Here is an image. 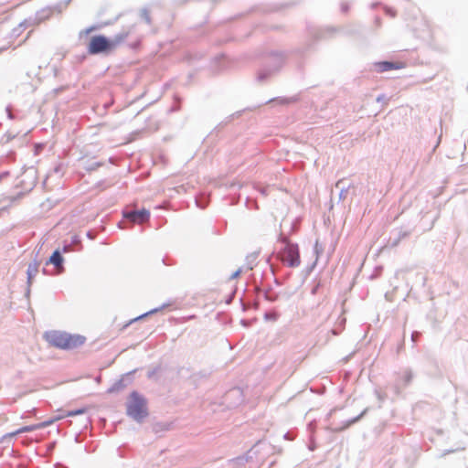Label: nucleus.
Segmentation results:
<instances>
[{
  "instance_id": "nucleus-1",
  "label": "nucleus",
  "mask_w": 468,
  "mask_h": 468,
  "mask_svg": "<svg viewBox=\"0 0 468 468\" xmlns=\"http://www.w3.org/2000/svg\"><path fill=\"white\" fill-rule=\"evenodd\" d=\"M46 340L53 346L69 350L82 346L86 338L80 335H70L67 332L49 331L45 334Z\"/></svg>"
},
{
  "instance_id": "nucleus-2",
  "label": "nucleus",
  "mask_w": 468,
  "mask_h": 468,
  "mask_svg": "<svg viewBox=\"0 0 468 468\" xmlns=\"http://www.w3.org/2000/svg\"><path fill=\"white\" fill-rule=\"evenodd\" d=\"M126 414L139 423L148 416L146 399L137 391H133L129 396Z\"/></svg>"
},
{
  "instance_id": "nucleus-3",
  "label": "nucleus",
  "mask_w": 468,
  "mask_h": 468,
  "mask_svg": "<svg viewBox=\"0 0 468 468\" xmlns=\"http://www.w3.org/2000/svg\"><path fill=\"white\" fill-rule=\"evenodd\" d=\"M278 241L284 245L281 250L282 261L291 268L298 267L301 263L298 244L291 241L290 239L282 233L279 235Z\"/></svg>"
},
{
  "instance_id": "nucleus-4",
  "label": "nucleus",
  "mask_w": 468,
  "mask_h": 468,
  "mask_svg": "<svg viewBox=\"0 0 468 468\" xmlns=\"http://www.w3.org/2000/svg\"><path fill=\"white\" fill-rule=\"evenodd\" d=\"M150 211L146 208L134 209L127 207L122 210V221L118 223L120 229L131 228L134 224H141L148 221Z\"/></svg>"
},
{
  "instance_id": "nucleus-5",
  "label": "nucleus",
  "mask_w": 468,
  "mask_h": 468,
  "mask_svg": "<svg viewBox=\"0 0 468 468\" xmlns=\"http://www.w3.org/2000/svg\"><path fill=\"white\" fill-rule=\"evenodd\" d=\"M284 56L281 52L271 53V65L265 66L257 74V81L265 82L274 73H276L282 66Z\"/></svg>"
},
{
  "instance_id": "nucleus-6",
  "label": "nucleus",
  "mask_w": 468,
  "mask_h": 468,
  "mask_svg": "<svg viewBox=\"0 0 468 468\" xmlns=\"http://www.w3.org/2000/svg\"><path fill=\"white\" fill-rule=\"evenodd\" d=\"M110 38L103 35H96L90 37L88 45V53L90 55L109 54L112 51Z\"/></svg>"
},
{
  "instance_id": "nucleus-7",
  "label": "nucleus",
  "mask_w": 468,
  "mask_h": 468,
  "mask_svg": "<svg viewBox=\"0 0 468 468\" xmlns=\"http://www.w3.org/2000/svg\"><path fill=\"white\" fill-rule=\"evenodd\" d=\"M413 230V228L410 227H401L394 229L389 237V243L391 247H396L399 244V242L408 238Z\"/></svg>"
},
{
  "instance_id": "nucleus-8",
  "label": "nucleus",
  "mask_w": 468,
  "mask_h": 468,
  "mask_svg": "<svg viewBox=\"0 0 468 468\" xmlns=\"http://www.w3.org/2000/svg\"><path fill=\"white\" fill-rule=\"evenodd\" d=\"M39 263L37 261L30 262L27 267V288L26 291V297H29L30 294V286L32 285L33 279L38 272Z\"/></svg>"
},
{
  "instance_id": "nucleus-9",
  "label": "nucleus",
  "mask_w": 468,
  "mask_h": 468,
  "mask_svg": "<svg viewBox=\"0 0 468 468\" xmlns=\"http://www.w3.org/2000/svg\"><path fill=\"white\" fill-rule=\"evenodd\" d=\"M132 31V27L122 29L121 32L114 35L110 38L112 48H116L121 43H122Z\"/></svg>"
},
{
  "instance_id": "nucleus-10",
  "label": "nucleus",
  "mask_w": 468,
  "mask_h": 468,
  "mask_svg": "<svg viewBox=\"0 0 468 468\" xmlns=\"http://www.w3.org/2000/svg\"><path fill=\"white\" fill-rule=\"evenodd\" d=\"M69 3V0H68V1H66L64 3H59V4H58V5H56L52 6V7H49L47 10H43L42 11L43 15H39V16H38L39 20H43V19L48 18L54 11H56L58 13H61L62 10L67 7Z\"/></svg>"
},
{
  "instance_id": "nucleus-11",
  "label": "nucleus",
  "mask_w": 468,
  "mask_h": 468,
  "mask_svg": "<svg viewBox=\"0 0 468 468\" xmlns=\"http://www.w3.org/2000/svg\"><path fill=\"white\" fill-rule=\"evenodd\" d=\"M36 175H37V172L33 168L27 170L25 173V176L27 178L30 179V183H29L28 186H25L24 185L25 184L24 180H21V182H20L21 186L26 190V192H29L30 190H32V188L36 185V181H37V176Z\"/></svg>"
},
{
  "instance_id": "nucleus-12",
  "label": "nucleus",
  "mask_w": 468,
  "mask_h": 468,
  "mask_svg": "<svg viewBox=\"0 0 468 468\" xmlns=\"http://www.w3.org/2000/svg\"><path fill=\"white\" fill-rule=\"evenodd\" d=\"M64 258L61 254V251L59 250H56L53 251L48 261L46 262L47 265L52 264L54 267L58 268L63 265Z\"/></svg>"
},
{
  "instance_id": "nucleus-13",
  "label": "nucleus",
  "mask_w": 468,
  "mask_h": 468,
  "mask_svg": "<svg viewBox=\"0 0 468 468\" xmlns=\"http://www.w3.org/2000/svg\"><path fill=\"white\" fill-rule=\"evenodd\" d=\"M376 66L378 68L379 72H386L391 69H397L401 68V66H399L398 63L388 60L378 62L376 63Z\"/></svg>"
},
{
  "instance_id": "nucleus-14",
  "label": "nucleus",
  "mask_w": 468,
  "mask_h": 468,
  "mask_svg": "<svg viewBox=\"0 0 468 468\" xmlns=\"http://www.w3.org/2000/svg\"><path fill=\"white\" fill-rule=\"evenodd\" d=\"M53 421H54V420H46V421H43V422L36 424V425L24 426L17 431V433L29 432V431H33L37 429L45 428V427L49 426L51 423H53Z\"/></svg>"
},
{
  "instance_id": "nucleus-15",
  "label": "nucleus",
  "mask_w": 468,
  "mask_h": 468,
  "mask_svg": "<svg viewBox=\"0 0 468 468\" xmlns=\"http://www.w3.org/2000/svg\"><path fill=\"white\" fill-rule=\"evenodd\" d=\"M350 185H346L345 179H340L335 183V187L340 190L339 192V199L345 200L348 190L350 188Z\"/></svg>"
},
{
  "instance_id": "nucleus-16",
  "label": "nucleus",
  "mask_w": 468,
  "mask_h": 468,
  "mask_svg": "<svg viewBox=\"0 0 468 468\" xmlns=\"http://www.w3.org/2000/svg\"><path fill=\"white\" fill-rule=\"evenodd\" d=\"M126 383L124 381V378H120L118 379L117 381H115L112 386L111 388H108V393H116V392H119L121 390H122L123 388H126Z\"/></svg>"
},
{
  "instance_id": "nucleus-17",
  "label": "nucleus",
  "mask_w": 468,
  "mask_h": 468,
  "mask_svg": "<svg viewBox=\"0 0 468 468\" xmlns=\"http://www.w3.org/2000/svg\"><path fill=\"white\" fill-rule=\"evenodd\" d=\"M367 411H368V408H366L359 415L346 420L345 422L344 426L340 430L342 431V430L347 429L351 425L358 422L367 414Z\"/></svg>"
},
{
  "instance_id": "nucleus-18",
  "label": "nucleus",
  "mask_w": 468,
  "mask_h": 468,
  "mask_svg": "<svg viewBox=\"0 0 468 468\" xmlns=\"http://www.w3.org/2000/svg\"><path fill=\"white\" fill-rule=\"evenodd\" d=\"M297 101H298V97L297 96H293V97H290V98L278 97V98L271 99V100L267 101L265 103H270V102H272V101H278L281 104H289V103H293V102H295Z\"/></svg>"
},
{
  "instance_id": "nucleus-19",
  "label": "nucleus",
  "mask_w": 468,
  "mask_h": 468,
  "mask_svg": "<svg viewBox=\"0 0 468 468\" xmlns=\"http://www.w3.org/2000/svg\"><path fill=\"white\" fill-rule=\"evenodd\" d=\"M165 306H167V304H163L161 307L154 308V309H152V310H150V311H148V312H146V313H144V314H141V315L137 316L136 318H134V319L131 320V321L129 322V324H132V323H133V322H135V321H139V320H141V319H143V318H144V317H146V316H148V315H150V314H156L157 312H159V311H161L162 309H164Z\"/></svg>"
},
{
  "instance_id": "nucleus-20",
  "label": "nucleus",
  "mask_w": 468,
  "mask_h": 468,
  "mask_svg": "<svg viewBox=\"0 0 468 468\" xmlns=\"http://www.w3.org/2000/svg\"><path fill=\"white\" fill-rule=\"evenodd\" d=\"M24 195H25V192L21 191L15 196H5L4 200H7L8 205L10 206V205L14 204L15 202H16L18 199H20L22 197H24Z\"/></svg>"
},
{
  "instance_id": "nucleus-21",
  "label": "nucleus",
  "mask_w": 468,
  "mask_h": 468,
  "mask_svg": "<svg viewBox=\"0 0 468 468\" xmlns=\"http://www.w3.org/2000/svg\"><path fill=\"white\" fill-rule=\"evenodd\" d=\"M169 429V424L165 422H157L154 425L153 431L154 432H159L161 431H167Z\"/></svg>"
},
{
  "instance_id": "nucleus-22",
  "label": "nucleus",
  "mask_w": 468,
  "mask_h": 468,
  "mask_svg": "<svg viewBox=\"0 0 468 468\" xmlns=\"http://www.w3.org/2000/svg\"><path fill=\"white\" fill-rule=\"evenodd\" d=\"M102 165V163L101 162H90L86 166H85V169L86 171L88 172H91V171H94L96 170L97 168H99L100 166Z\"/></svg>"
},
{
  "instance_id": "nucleus-23",
  "label": "nucleus",
  "mask_w": 468,
  "mask_h": 468,
  "mask_svg": "<svg viewBox=\"0 0 468 468\" xmlns=\"http://www.w3.org/2000/svg\"><path fill=\"white\" fill-rule=\"evenodd\" d=\"M271 290H267L264 292V297L267 301H270V302H274L277 300L278 298V295L277 294H273L271 293Z\"/></svg>"
},
{
  "instance_id": "nucleus-24",
  "label": "nucleus",
  "mask_w": 468,
  "mask_h": 468,
  "mask_svg": "<svg viewBox=\"0 0 468 468\" xmlns=\"http://www.w3.org/2000/svg\"><path fill=\"white\" fill-rule=\"evenodd\" d=\"M141 17L147 23H151V17L149 15V11L146 8L141 10Z\"/></svg>"
},
{
  "instance_id": "nucleus-25",
  "label": "nucleus",
  "mask_w": 468,
  "mask_h": 468,
  "mask_svg": "<svg viewBox=\"0 0 468 468\" xmlns=\"http://www.w3.org/2000/svg\"><path fill=\"white\" fill-rule=\"evenodd\" d=\"M85 411H86L85 409H77V410L69 411L68 416L73 417V416L80 415V414H83Z\"/></svg>"
},
{
  "instance_id": "nucleus-26",
  "label": "nucleus",
  "mask_w": 468,
  "mask_h": 468,
  "mask_svg": "<svg viewBox=\"0 0 468 468\" xmlns=\"http://www.w3.org/2000/svg\"><path fill=\"white\" fill-rule=\"evenodd\" d=\"M196 204L198 207L205 208L207 206V198H204V199L197 198Z\"/></svg>"
},
{
  "instance_id": "nucleus-27",
  "label": "nucleus",
  "mask_w": 468,
  "mask_h": 468,
  "mask_svg": "<svg viewBox=\"0 0 468 468\" xmlns=\"http://www.w3.org/2000/svg\"><path fill=\"white\" fill-rule=\"evenodd\" d=\"M375 394L378 398V399L379 400L380 403H382L386 398H387V395L385 393H382L380 390L378 389H375Z\"/></svg>"
},
{
  "instance_id": "nucleus-28",
  "label": "nucleus",
  "mask_w": 468,
  "mask_h": 468,
  "mask_svg": "<svg viewBox=\"0 0 468 468\" xmlns=\"http://www.w3.org/2000/svg\"><path fill=\"white\" fill-rule=\"evenodd\" d=\"M26 21L19 24L18 27L13 30L14 35L18 36L22 30V27L25 28Z\"/></svg>"
},
{
  "instance_id": "nucleus-29",
  "label": "nucleus",
  "mask_w": 468,
  "mask_h": 468,
  "mask_svg": "<svg viewBox=\"0 0 468 468\" xmlns=\"http://www.w3.org/2000/svg\"><path fill=\"white\" fill-rule=\"evenodd\" d=\"M5 112H6V114H7V117L8 119L10 120H15L16 116L15 114L12 112V107L10 105H8L5 109Z\"/></svg>"
},
{
  "instance_id": "nucleus-30",
  "label": "nucleus",
  "mask_w": 468,
  "mask_h": 468,
  "mask_svg": "<svg viewBox=\"0 0 468 468\" xmlns=\"http://www.w3.org/2000/svg\"><path fill=\"white\" fill-rule=\"evenodd\" d=\"M246 204H247V207L250 209H251V208L258 209V205L254 200L248 199Z\"/></svg>"
},
{
  "instance_id": "nucleus-31",
  "label": "nucleus",
  "mask_w": 468,
  "mask_h": 468,
  "mask_svg": "<svg viewBox=\"0 0 468 468\" xmlns=\"http://www.w3.org/2000/svg\"><path fill=\"white\" fill-rule=\"evenodd\" d=\"M412 378V373L410 371H407L404 377L405 384L408 385L411 381Z\"/></svg>"
},
{
  "instance_id": "nucleus-32",
  "label": "nucleus",
  "mask_w": 468,
  "mask_h": 468,
  "mask_svg": "<svg viewBox=\"0 0 468 468\" xmlns=\"http://www.w3.org/2000/svg\"><path fill=\"white\" fill-rule=\"evenodd\" d=\"M240 395H241V391L239 388H233L228 394V396H240Z\"/></svg>"
},
{
  "instance_id": "nucleus-33",
  "label": "nucleus",
  "mask_w": 468,
  "mask_h": 468,
  "mask_svg": "<svg viewBox=\"0 0 468 468\" xmlns=\"http://www.w3.org/2000/svg\"><path fill=\"white\" fill-rule=\"evenodd\" d=\"M256 189L264 197L268 195V187L257 186Z\"/></svg>"
},
{
  "instance_id": "nucleus-34",
  "label": "nucleus",
  "mask_w": 468,
  "mask_h": 468,
  "mask_svg": "<svg viewBox=\"0 0 468 468\" xmlns=\"http://www.w3.org/2000/svg\"><path fill=\"white\" fill-rule=\"evenodd\" d=\"M420 336V333L418 332V331H414L412 334H411V340L412 342L416 343L419 339V337Z\"/></svg>"
},
{
  "instance_id": "nucleus-35",
  "label": "nucleus",
  "mask_w": 468,
  "mask_h": 468,
  "mask_svg": "<svg viewBox=\"0 0 468 468\" xmlns=\"http://www.w3.org/2000/svg\"><path fill=\"white\" fill-rule=\"evenodd\" d=\"M348 10H349V5H348V3H346V2H343V3L341 4V11H342L343 13H347V12H348Z\"/></svg>"
},
{
  "instance_id": "nucleus-36",
  "label": "nucleus",
  "mask_w": 468,
  "mask_h": 468,
  "mask_svg": "<svg viewBox=\"0 0 468 468\" xmlns=\"http://www.w3.org/2000/svg\"><path fill=\"white\" fill-rule=\"evenodd\" d=\"M97 28H98L97 27L92 26V27H89V28H86L84 31H81V32H80V35H81L82 33H84V34H90V32H92V31L96 30Z\"/></svg>"
},
{
  "instance_id": "nucleus-37",
  "label": "nucleus",
  "mask_w": 468,
  "mask_h": 468,
  "mask_svg": "<svg viewBox=\"0 0 468 468\" xmlns=\"http://www.w3.org/2000/svg\"><path fill=\"white\" fill-rule=\"evenodd\" d=\"M240 272H241V269L237 270L236 271H234L231 274L230 279L233 280V279L238 278L239 276Z\"/></svg>"
},
{
  "instance_id": "nucleus-38",
  "label": "nucleus",
  "mask_w": 468,
  "mask_h": 468,
  "mask_svg": "<svg viewBox=\"0 0 468 468\" xmlns=\"http://www.w3.org/2000/svg\"><path fill=\"white\" fill-rule=\"evenodd\" d=\"M71 250L70 244H65L62 248L63 252H69Z\"/></svg>"
},
{
  "instance_id": "nucleus-39",
  "label": "nucleus",
  "mask_w": 468,
  "mask_h": 468,
  "mask_svg": "<svg viewBox=\"0 0 468 468\" xmlns=\"http://www.w3.org/2000/svg\"><path fill=\"white\" fill-rule=\"evenodd\" d=\"M8 176H9V172L8 171H5V172L0 173V181L3 180L4 178L7 177Z\"/></svg>"
},
{
  "instance_id": "nucleus-40",
  "label": "nucleus",
  "mask_w": 468,
  "mask_h": 468,
  "mask_svg": "<svg viewBox=\"0 0 468 468\" xmlns=\"http://www.w3.org/2000/svg\"><path fill=\"white\" fill-rule=\"evenodd\" d=\"M158 369H159V367H156L154 370L149 371L148 372V378H151L158 371Z\"/></svg>"
},
{
  "instance_id": "nucleus-41",
  "label": "nucleus",
  "mask_w": 468,
  "mask_h": 468,
  "mask_svg": "<svg viewBox=\"0 0 468 468\" xmlns=\"http://www.w3.org/2000/svg\"><path fill=\"white\" fill-rule=\"evenodd\" d=\"M319 286H320V284H319V283H317L315 286H314V288H313V289H312V291H311L312 294H316V293H317V291H318V289H319Z\"/></svg>"
},
{
  "instance_id": "nucleus-42",
  "label": "nucleus",
  "mask_w": 468,
  "mask_h": 468,
  "mask_svg": "<svg viewBox=\"0 0 468 468\" xmlns=\"http://www.w3.org/2000/svg\"><path fill=\"white\" fill-rule=\"evenodd\" d=\"M297 229H298V225L296 223H292L291 231L295 232V231H297Z\"/></svg>"
},
{
  "instance_id": "nucleus-43",
  "label": "nucleus",
  "mask_w": 468,
  "mask_h": 468,
  "mask_svg": "<svg viewBox=\"0 0 468 468\" xmlns=\"http://www.w3.org/2000/svg\"><path fill=\"white\" fill-rule=\"evenodd\" d=\"M80 241L77 236L72 237L71 244H79Z\"/></svg>"
},
{
  "instance_id": "nucleus-44",
  "label": "nucleus",
  "mask_w": 468,
  "mask_h": 468,
  "mask_svg": "<svg viewBox=\"0 0 468 468\" xmlns=\"http://www.w3.org/2000/svg\"><path fill=\"white\" fill-rule=\"evenodd\" d=\"M387 13L388 15H390L391 16H396V12L394 10H391V9H387Z\"/></svg>"
},
{
  "instance_id": "nucleus-45",
  "label": "nucleus",
  "mask_w": 468,
  "mask_h": 468,
  "mask_svg": "<svg viewBox=\"0 0 468 468\" xmlns=\"http://www.w3.org/2000/svg\"><path fill=\"white\" fill-rule=\"evenodd\" d=\"M284 438H285L286 440H292V437H291V435H290V433H289V432H287V433H285V434H284Z\"/></svg>"
},
{
  "instance_id": "nucleus-46",
  "label": "nucleus",
  "mask_w": 468,
  "mask_h": 468,
  "mask_svg": "<svg viewBox=\"0 0 468 468\" xmlns=\"http://www.w3.org/2000/svg\"><path fill=\"white\" fill-rule=\"evenodd\" d=\"M241 112H237L234 114H232L229 118L232 119L234 116H240Z\"/></svg>"
},
{
  "instance_id": "nucleus-47",
  "label": "nucleus",
  "mask_w": 468,
  "mask_h": 468,
  "mask_svg": "<svg viewBox=\"0 0 468 468\" xmlns=\"http://www.w3.org/2000/svg\"><path fill=\"white\" fill-rule=\"evenodd\" d=\"M314 250L316 253H318V241H316V243L314 245Z\"/></svg>"
},
{
  "instance_id": "nucleus-48",
  "label": "nucleus",
  "mask_w": 468,
  "mask_h": 468,
  "mask_svg": "<svg viewBox=\"0 0 468 468\" xmlns=\"http://www.w3.org/2000/svg\"><path fill=\"white\" fill-rule=\"evenodd\" d=\"M241 324L246 326L248 325V322L246 320H241Z\"/></svg>"
},
{
  "instance_id": "nucleus-49",
  "label": "nucleus",
  "mask_w": 468,
  "mask_h": 468,
  "mask_svg": "<svg viewBox=\"0 0 468 468\" xmlns=\"http://www.w3.org/2000/svg\"><path fill=\"white\" fill-rule=\"evenodd\" d=\"M87 236H88L90 239H93V237L91 236V233H90V231L87 233Z\"/></svg>"
}]
</instances>
